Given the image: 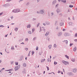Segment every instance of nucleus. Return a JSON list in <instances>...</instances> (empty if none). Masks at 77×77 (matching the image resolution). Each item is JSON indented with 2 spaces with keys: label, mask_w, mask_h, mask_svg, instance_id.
I'll list each match as a JSON object with an SVG mask.
<instances>
[{
  "label": "nucleus",
  "mask_w": 77,
  "mask_h": 77,
  "mask_svg": "<svg viewBox=\"0 0 77 77\" xmlns=\"http://www.w3.org/2000/svg\"><path fill=\"white\" fill-rule=\"evenodd\" d=\"M12 12L14 13H17L20 12V9H14L12 10Z\"/></svg>",
  "instance_id": "obj_1"
},
{
  "label": "nucleus",
  "mask_w": 77,
  "mask_h": 77,
  "mask_svg": "<svg viewBox=\"0 0 77 77\" xmlns=\"http://www.w3.org/2000/svg\"><path fill=\"white\" fill-rule=\"evenodd\" d=\"M62 63L64 64L65 65H68L69 64V63L67 61H66L65 60H62Z\"/></svg>",
  "instance_id": "obj_2"
},
{
  "label": "nucleus",
  "mask_w": 77,
  "mask_h": 77,
  "mask_svg": "<svg viewBox=\"0 0 77 77\" xmlns=\"http://www.w3.org/2000/svg\"><path fill=\"white\" fill-rule=\"evenodd\" d=\"M20 68V65H19L15 67V71H17L19 68Z\"/></svg>",
  "instance_id": "obj_3"
},
{
  "label": "nucleus",
  "mask_w": 77,
  "mask_h": 77,
  "mask_svg": "<svg viewBox=\"0 0 77 77\" xmlns=\"http://www.w3.org/2000/svg\"><path fill=\"white\" fill-rule=\"evenodd\" d=\"M64 35L65 36H71V34L69 33H64Z\"/></svg>",
  "instance_id": "obj_4"
},
{
  "label": "nucleus",
  "mask_w": 77,
  "mask_h": 77,
  "mask_svg": "<svg viewBox=\"0 0 77 77\" xmlns=\"http://www.w3.org/2000/svg\"><path fill=\"white\" fill-rule=\"evenodd\" d=\"M44 12V9L41 10L39 11L40 14H43Z\"/></svg>",
  "instance_id": "obj_5"
},
{
  "label": "nucleus",
  "mask_w": 77,
  "mask_h": 77,
  "mask_svg": "<svg viewBox=\"0 0 77 77\" xmlns=\"http://www.w3.org/2000/svg\"><path fill=\"white\" fill-rule=\"evenodd\" d=\"M9 6V4L8 3H7L5 5H3V6H4V7H5V8H6V7H8V6Z\"/></svg>",
  "instance_id": "obj_6"
},
{
  "label": "nucleus",
  "mask_w": 77,
  "mask_h": 77,
  "mask_svg": "<svg viewBox=\"0 0 77 77\" xmlns=\"http://www.w3.org/2000/svg\"><path fill=\"white\" fill-rule=\"evenodd\" d=\"M72 72H73L75 73V72H77V69L75 68V69H72Z\"/></svg>",
  "instance_id": "obj_7"
},
{
  "label": "nucleus",
  "mask_w": 77,
  "mask_h": 77,
  "mask_svg": "<svg viewBox=\"0 0 77 77\" xmlns=\"http://www.w3.org/2000/svg\"><path fill=\"white\" fill-rule=\"evenodd\" d=\"M62 35V32H59L57 34L58 36H60Z\"/></svg>",
  "instance_id": "obj_8"
},
{
  "label": "nucleus",
  "mask_w": 77,
  "mask_h": 77,
  "mask_svg": "<svg viewBox=\"0 0 77 77\" xmlns=\"http://www.w3.org/2000/svg\"><path fill=\"white\" fill-rule=\"evenodd\" d=\"M67 75H69V76H71V75H72V72H68V73H67Z\"/></svg>",
  "instance_id": "obj_9"
},
{
  "label": "nucleus",
  "mask_w": 77,
  "mask_h": 77,
  "mask_svg": "<svg viewBox=\"0 0 77 77\" xmlns=\"http://www.w3.org/2000/svg\"><path fill=\"white\" fill-rule=\"evenodd\" d=\"M45 23L46 25H50V23L48 21H46L45 22Z\"/></svg>",
  "instance_id": "obj_10"
},
{
  "label": "nucleus",
  "mask_w": 77,
  "mask_h": 77,
  "mask_svg": "<svg viewBox=\"0 0 77 77\" xmlns=\"http://www.w3.org/2000/svg\"><path fill=\"white\" fill-rule=\"evenodd\" d=\"M31 27V24H29L27 26V28L30 29Z\"/></svg>",
  "instance_id": "obj_11"
},
{
  "label": "nucleus",
  "mask_w": 77,
  "mask_h": 77,
  "mask_svg": "<svg viewBox=\"0 0 77 77\" xmlns=\"http://www.w3.org/2000/svg\"><path fill=\"white\" fill-rule=\"evenodd\" d=\"M49 32H46V33L45 35V36H48V35H49Z\"/></svg>",
  "instance_id": "obj_12"
},
{
  "label": "nucleus",
  "mask_w": 77,
  "mask_h": 77,
  "mask_svg": "<svg viewBox=\"0 0 77 77\" xmlns=\"http://www.w3.org/2000/svg\"><path fill=\"white\" fill-rule=\"evenodd\" d=\"M60 12V9L57 8V14H59Z\"/></svg>",
  "instance_id": "obj_13"
},
{
  "label": "nucleus",
  "mask_w": 77,
  "mask_h": 77,
  "mask_svg": "<svg viewBox=\"0 0 77 77\" xmlns=\"http://www.w3.org/2000/svg\"><path fill=\"white\" fill-rule=\"evenodd\" d=\"M69 24L70 26H71L72 25V22H69Z\"/></svg>",
  "instance_id": "obj_14"
},
{
  "label": "nucleus",
  "mask_w": 77,
  "mask_h": 77,
  "mask_svg": "<svg viewBox=\"0 0 77 77\" xmlns=\"http://www.w3.org/2000/svg\"><path fill=\"white\" fill-rule=\"evenodd\" d=\"M26 69H24L23 71L22 72L23 74H26Z\"/></svg>",
  "instance_id": "obj_15"
},
{
  "label": "nucleus",
  "mask_w": 77,
  "mask_h": 77,
  "mask_svg": "<svg viewBox=\"0 0 77 77\" xmlns=\"http://www.w3.org/2000/svg\"><path fill=\"white\" fill-rule=\"evenodd\" d=\"M11 49L12 50H15V49H14V46H11Z\"/></svg>",
  "instance_id": "obj_16"
},
{
  "label": "nucleus",
  "mask_w": 77,
  "mask_h": 77,
  "mask_svg": "<svg viewBox=\"0 0 77 77\" xmlns=\"http://www.w3.org/2000/svg\"><path fill=\"white\" fill-rule=\"evenodd\" d=\"M58 22L57 21H56L55 22V26H57V25H58V23H57Z\"/></svg>",
  "instance_id": "obj_17"
},
{
  "label": "nucleus",
  "mask_w": 77,
  "mask_h": 77,
  "mask_svg": "<svg viewBox=\"0 0 77 77\" xmlns=\"http://www.w3.org/2000/svg\"><path fill=\"white\" fill-rule=\"evenodd\" d=\"M18 30V28L16 27L14 29V30L16 32H17Z\"/></svg>",
  "instance_id": "obj_18"
},
{
  "label": "nucleus",
  "mask_w": 77,
  "mask_h": 77,
  "mask_svg": "<svg viewBox=\"0 0 77 77\" xmlns=\"http://www.w3.org/2000/svg\"><path fill=\"white\" fill-rule=\"evenodd\" d=\"M66 1L65 0H62L61 1V2H63V3H66Z\"/></svg>",
  "instance_id": "obj_19"
},
{
  "label": "nucleus",
  "mask_w": 77,
  "mask_h": 77,
  "mask_svg": "<svg viewBox=\"0 0 77 77\" xmlns=\"http://www.w3.org/2000/svg\"><path fill=\"white\" fill-rule=\"evenodd\" d=\"M76 50H77V48L76 47H75L73 48V51H76Z\"/></svg>",
  "instance_id": "obj_20"
},
{
  "label": "nucleus",
  "mask_w": 77,
  "mask_h": 77,
  "mask_svg": "<svg viewBox=\"0 0 77 77\" xmlns=\"http://www.w3.org/2000/svg\"><path fill=\"white\" fill-rule=\"evenodd\" d=\"M65 57H66V58H67V59H69V56H68V55H65Z\"/></svg>",
  "instance_id": "obj_21"
},
{
  "label": "nucleus",
  "mask_w": 77,
  "mask_h": 77,
  "mask_svg": "<svg viewBox=\"0 0 77 77\" xmlns=\"http://www.w3.org/2000/svg\"><path fill=\"white\" fill-rule=\"evenodd\" d=\"M63 23H60V25L61 26H63Z\"/></svg>",
  "instance_id": "obj_22"
},
{
  "label": "nucleus",
  "mask_w": 77,
  "mask_h": 77,
  "mask_svg": "<svg viewBox=\"0 0 77 77\" xmlns=\"http://www.w3.org/2000/svg\"><path fill=\"white\" fill-rule=\"evenodd\" d=\"M23 66L25 67L26 66V64L25 63H23Z\"/></svg>",
  "instance_id": "obj_23"
},
{
  "label": "nucleus",
  "mask_w": 77,
  "mask_h": 77,
  "mask_svg": "<svg viewBox=\"0 0 77 77\" xmlns=\"http://www.w3.org/2000/svg\"><path fill=\"white\" fill-rule=\"evenodd\" d=\"M45 60V59H43L41 60V62H44Z\"/></svg>",
  "instance_id": "obj_24"
},
{
  "label": "nucleus",
  "mask_w": 77,
  "mask_h": 77,
  "mask_svg": "<svg viewBox=\"0 0 77 77\" xmlns=\"http://www.w3.org/2000/svg\"><path fill=\"white\" fill-rule=\"evenodd\" d=\"M75 59H72V62H75Z\"/></svg>",
  "instance_id": "obj_25"
},
{
  "label": "nucleus",
  "mask_w": 77,
  "mask_h": 77,
  "mask_svg": "<svg viewBox=\"0 0 77 77\" xmlns=\"http://www.w3.org/2000/svg\"><path fill=\"white\" fill-rule=\"evenodd\" d=\"M56 2V0H55L53 2V4H55V3Z\"/></svg>",
  "instance_id": "obj_26"
},
{
  "label": "nucleus",
  "mask_w": 77,
  "mask_h": 77,
  "mask_svg": "<svg viewBox=\"0 0 77 77\" xmlns=\"http://www.w3.org/2000/svg\"><path fill=\"white\" fill-rule=\"evenodd\" d=\"M48 47L49 48V49H51V45H50L48 46Z\"/></svg>",
  "instance_id": "obj_27"
},
{
  "label": "nucleus",
  "mask_w": 77,
  "mask_h": 77,
  "mask_svg": "<svg viewBox=\"0 0 77 77\" xmlns=\"http://www.w3.org/2000/svg\"><path fill=\"white\" fill-rule=\"evenodd\" d=\"M42 53V51H41L39 52V54H40V55H41V54Z\"/></svg>",
  "instance_id": "obj_28"
},
{
  "label": "nucleus",
  "mask_w": 77,
  "mask_h": 77,
  "mask_svg": "<svg viewBox=\"0 0 77 77\" xmlns=\"http://www.w3.org/2000/svg\"><path fill=\"white\" fill-rule=\"evenodd\" d=\"M69 8H73V5H69Z\"/></svg>",
  "instance_id": "obj_29"
},
{
  "label": "nucleus",
  "mask_w": 77,
  "mask_h": 77,
  "mask_svg": "<svg viewBox=\"0 0 77 77\" xmlns=\"http://www.w3.org/2000/svg\"><path fill=\"white\" fill-rule=\"evenodd\" d=\"M28 33L29 34H32V32L31 31H28Z\"/></svg>",
  "instance_id": "obj_30"
},
{
  "label": "nucleus",
  "mask_w": 77,
  "mask_h": 77,
  "mask_svg": "<svg viewBox=\"0 0 77 77\" xmlns=\"http://www.w3.org/2000/svg\"><path fill=\"white\" fill-rule=\"evenodd\" d=\"M46 67L47 68V70L48 71L49 70V69H49V67H48L47 66H46Z\"/></svg>",
  "instance_id": "obj_31"
},
{
  "label": "nucleus",
  "mask_w": 77,
  "mask_h": 77,
  "mask_svg": "<svg viewBox=\"0 0 77 77\" xmlns=\"http://www.w3.org/2000/svg\"><path fill=\"white\" fill-rule=\"evenodd\" d=\"M36 37H34L33 38V41H35V40H36Z\"/></svg>",
  "instance_id": "obj_32"
},
{
  "label": "nucleus",
  "mask_w": 77,
  "mask_h": 77,
  "mask_svg": "<svg viewBox=\"0 0 77 77\" xmlns=\"http://www.w3.org/2000/svg\"><path fill=\"white\" fill-rule=\"evenodd\" d=\"M72 45H74V44L73 43L71 44L70 43V47H71Z\"/></svg>",
  "instance_id": "obj_33"
},
{
  "label": "nucleus",
  "mask_w": 77,
  "mask_h": 77,
  "mask_svg": "<svg viewBox=\"0 0 77 77\" xmlns=\"http://www.w3.org/2000/svg\"><path fill=\"white\" fill-rule=\"evenodd\" d=\"M23 38H22V39H20L19 41V42H20V41H23Z\"/></svg>",
  "instance_id": "obj_34"
},
{
  "label": "nucleus",
  "mask_w": 77,
  "mask_h": 77,
  "mask_svg": "<svg viewBox=\"0 0 77 77\" xmlns=\"http://www.w3.org/2000/svg\"><path fill=\"white\" fill-rule=\"evenodd\" d=\"M54 47H55V48H56V44H54Z\"/></svg>",
  "instance_id": "obj_35"
},
{
  "label": "nucleus",
  "mask_w": 77,
  "mask_h": 77,
  "mask_svg": "<svg viewBox=\"0 0 77 77\" xmlns=\"http://www.w3.org/2000/svg\"><path fill=\"white\" fill-rule=\"evenodd\" d=\"M39 24H40V23H38V24L37 25V27H38V26H39Z\"/></svg>",
  "instance_id": "obj_36"
},
{
  "label": "nucleus",
  "mask_w": 77,
  "mask_h": 77,
  "mask_svg": "<svg viewBox=\"0 0 77 77\" xmlns=\"http://www.w3.org/2000/svg\"><path fill=\"white\" fill-rule=\"evenodd\" d=\"M29 41V39L28 38H25V41Z\"/></svg>",
  "instance_id": "obj_37"
},
{
  "label": "nucleus",
  "mask_w": 77,
  "mask_h": 77,
  "mask_svg": "<svg viewBox=\"0 0 77 77\" xmlns=\"http://www.w3.org/2000/svg\"><path fill=\"white\" fill-rule=\"evenodd\" d=\"M59 15L60 17H62V14L61 13L59 14Z\"/></svg>",
  "instance_id": "obj_38"
},
{
  "label": "nucleus",
  "mask_w": 77,
  "mask_h": 77,
  "mask_svg": "<svg viewBox=\"0 0 77 77\" xmlns=\"http://www.w3.org/2000/svg\"><path fill=\"white\" fill-rule=\"evenodd\" d=\"M66 44H68V41L67 40H66Z\"/></svg>",
  "instance_id": "obj_39"
},
{
  "label": "nucleus",
  "mask_w": 77,
  "mask_h": 77,
  "mask_svg": "<svg viewBox=\"0 0 77 77\" xmlns=\"http://www.w3.org/2000/svg\"><path fill=\"white\" fill-rule=\"evenodd\" d=\"M25 50H26V51H27L28 50V48H25Z\"/></svg>",
  "instance_id": "obj_40"
},
{
  "label": "nucleus",
  "mask_w": 77,
  "mask_h": 77,
  "mask_svg": "<svg viewBox=\"0 0 77 77\" xmlns=\"http://www.w3.org/2000/svg\"><path fill=\"white\" fill-rule=\"evenodd\" d=\"M32 55H33V54H34L35 53V52L34 51H32Z\"/></svg>",
  "instance_id": "obj_41"
},
{
  "label": "nucleus",
  "mask_w": 77,
  "mask_h": 77,
  "mask_svg": "<svg viewBox=\"0 0 77 77\" xmlns=\"http://www.w3.org/2000/svg\"><path fill=\"white\" fill-rule=\"evenodd\" d=\"M57 62H56L55 61H54V65H56L57 64Z\"/></svg>",
  "instance_id": "obj_42"
},
{
  "label": "nucleus",
  "mask_w": 77,
  "mask_h": 77,
  "mask_svg": "<svg viewBox=\"0 0 77 77\" xmlns=\"http://www.w3.org/2000/svg\"><path fill=\"white\" fill-rule=\"evenodd\" d=\"M11 65H12V64H13V63H14V61H11Z\"/></svg>",
  "instance_id": "obj_43"
},
{
  "label": "nucleus",
  "mask_w": 77,
  "mask_h": 77,
  "mask_svg": "<svg viewBox=\"0 0 77 77\" xmlns=\"http://www.w3.org/2000/svg\"><path fill=\"white\" fill-rule=\"evenodd\" d=\"M15 63L16 65H18V63L15 62Z\"/></svg>",
  "instance_id": "obj_44"
},
{
  "label": "nucleus",
  "mask_w": 77,
  "mask_h": 77,
  "mask_svg": "<svg viewBox=\"0 0 77 77\" xmlns=\"http://www.w3.org/2000/svg\"><path fill=\"white\" fill-rule=\"evenodd\" d=\"M5 69V68H3L1 69V71H2L3 70H4Z\"/></svg>",
  "instance_id": "obj_45"
},
{
  "label": "nucleus",
  "mask_w": 77,
  "mask_h": 77,
  "mask_svg": "<svg viewBox=\"0 0 77 77\" xmlns=\"http://www.w3.org/2000/svg\"><path fill=\"white\" fill-rule=\"evenodd\" d=\"M58 6H59V4H57L56 5V7L57 8L58 7Z\"/></svg>",
  "instance_id": "obj_46"
},
{
  "label": "nucleus",
  "mask_w": 77,
  "mask_h": 77,
  "mask_svg": "<svg viewBox=\"0 0 77 77\" xmlns=\"http://www.w3.org/2000/svg\"><path fill=\"white\" fill-rule=\"evenodd\" d=\"M32 33L33 32H34V31H35V29H32Z\"/></svg>",
  "instance_id": "obj_47"
},
{
  "label": "nucleus",
  "mask_w": 77,
  "mask_h": 77,
  "mask_svg": "<svg viewBox=\"0 0 77 77\" xmlns=\"http://www.w3.org/2000/svg\"><path fill=\"white\" fill-rule=\"evenodd\" d=\"M54 13L52 12L51 13V16H53V15H54Z\"/></svg>",
  "instance_id": "obj_48"
},
{
  "label": "nucleus",
  "mask_w": 77,
  "mask_h": 77,
  "mask_svg": "<svg viewBox=\"0 0 77 77\" xmlns=\"http://www.w3.org/2000/svg\"><path fill=\"white\" fill-rule=\"evenodd\" d=\"M36 50H38V47L37 46L36 48Z\"/></svg>",
  "instance_id": "obj_49"
},
{
  "label": "nucleus",
  "mask_w": 77,
  "mask_h": 77,
  "mask_svg": "<svg viewBox=\"0 0 77 77\" xmlns=\"http://www.w3.org/2000/svg\"><path fill=\"white\" fill-rule=\"evenodd\" d=\"M48 62H50V58H48L47 59Z\"/></svg>",
  "instance_id": "obj_50"
},
{
  "label": "nucleus",
  "mask_w": 77,
  "mask_h": 77,
  "mask_svg": "<svg viewBox=\"0 0 77 77\" xmlns=\"http://www.w3.org/2000/svg\"><path fill=\"white\" fill-rule=\"evenodd\" d=\"M43 31L44 32H45V28L43 29Z\"/></svg>",
  "instance_id": "obj_51"
},
{
  "label": "nucleus",
  "mask_w": 77,
  "mask_h": 77,
  "mask_svg": "<svg viewBox=\"0 0 77 77\" xmlns=\"http://www.w3.org/2000/svg\"><path fill=\"white\" fill-rule=\"evenodd\" d=\"M77 33H76L75 35V37H77Z\"/></svg>",
  "instance_id": "obj_52"
},
{
  "label": "nucleus",
  "mask_w": 77,
  "mask_h": 77,
  "mask_svg": "<svg viewBox=\"0 0 77 77\" xmlns=\"http://www.w3.org/2000/svg\"><path fill=\"white\" fill-rule=\"evenodd\" d=\"M61 71L59 70L58 72V73H60Z\"/></svg>",
  "instance_id": "obj_53"
},
{
  "label": "nucleus",
  "mask_w": 77,
  "mask_h": 77,
  "mask_svg": "<svg viewBox=\"0 0 77 77\" xmlns=\"http://www.w3.org/2000/svg\"><path fill=\"white\" fill-rule=\"evenodd\" d=\"M47 40H48V41H50V38H47Z\"/></svg>",
  "instance_id": "obj_54"
},
{
  "label": "nucleus",
  "mask_w": 77,
  "mask_h": 77,
  "mask_svg": "<svg viewBox=\"0 0 77 77\" xmlns=\"http://www.w3.org/2000/svg\"><path fill=\"white\" fill-rule=\"evenodd\" d=\"M43 25L44 26H46V24H45V23H44L43 24Z\"/></svg>",
  "instance_id": "obj_55"
},
{
  "label": "nucleus",
  "mask_w": 77,
  "mask_h": 77,
  "mask_svg": "<svg viewBox=\"0 0 77 77\" xmlns=\"http://www.w3.org/2000/svg\"><path fill=\"white\" fill-rule=\"evenodd\" d=\"M56 29L57 30H58V29H59V27H58V26H57V28H56Z\"/></svg>",
  "instance_id": "obj_56"
},
{
  "label": "nucleus",
  "mask_w": 77,
  "mask_h": 77,
  "mask_svg": "<svg viewBox=\"0 0 77 77\" xmlns=\"http://www.w3.org/2000/svg\"><path fill=\"white\" fill-rule=\"evenodd\" d=\"M12 0H7V2H11V1H12Z\"/></svg>",
  "instance_id": "obj_57"
},
{
  "label": "nucleus",
  "mask_w": 77,
  "mask_h": 77,
  "mask_svg": "<svg viewBox=\"0 0 77 77\" xmlns=\"http://www.w3.org/2000/svg\"><path fill=\"white\" fill-rule=\"evenodd\" d=\"M13 70V69H9V71H12Z\"/></svg>",
  "instance_id": "obj_58"
},
{
  "label": "nucleus",
  "mask_w": 77,
  "mask_h": 77,
  "mask_svg": "<svg viewBox=\"0 0 77 77\" xmlns=\"http://www.w3.org/2000/svg\"><path fill=\"white\" fill-rule=\"evenodd\" d=\"M36 19L35 18H33V19H32V20L33 21H34V20H36Z\"/></svg>",
  "instance_id": "obj_59"
},
{
  "label": "nucleus",
  "mask_w": 77,
  "mask_h": 77,
  "mask_svg": "<svg viewBox=\"0 0 77 77\" xmlns=\"http://www.w3.org/2000/svg\"><path fill=\"white\" fill-rule=\"evenodd\" d=\"M29 5V3L28 2L27 4H26V5L27 6H28V5Z\"/></svg>",
  "instance_id": "obj_60"
},
{
  "label": "nucleus",
  "mask_w": 77,
  "mask_h": 77,
  "mask_svg": "<svg viewBox=\"0 0 77 77\" xmlns=\"http://www.w3.org/2000/svg\"><path fill=\"white\" fill-rule=\"evenodd\" d=\"M67 12H70V11H69V9L67 10Z\"/></svg>",
  "instance_id": "obj_61"
},
{
  "label": "nucleus",
  "mask_w": 77,
  "mask_h": 77,
  "mask_svg": "<svg viewBox=\"0 0 77 77\" xmlns=\"http://www.w3.org/2000/svg\"><path fill=\"white\" fill-rule=\"evenodd\" d=\"M74 41H75V42H77V39H75L74 40Z\"/></svg>",
  "instance_id": "obj_62"
},
{
  "label": "nucleus",
  "mask_w": 77,
  "mask_h": 77,
  "mask_svg": "<svg viewBox=\"0 0 77 77\" xmlns=\"http://www.w3.org/2000/svg\"><path fill=\"white\" fill-rule=\"evenodd\" d=\"M5 71H9V69L8 70H5Z\"/></svg>",
  "instance_id": "obj_63"
},
{
  "label": "nucleus",
  "mask_w": 77,
  "mask_h": 77,
  "mask_svg": "<svg viewBox=\"0 0 77 77\" xmlns=\"http://www.w3.org/2000/svg\"><path fill=\"white\" fill-rule=\"evenodd\" d=\"M72 20H75V19L74 18V17H72Z\"/></svg>",
  "instance_id": "obj_64"
}]
</instances>
